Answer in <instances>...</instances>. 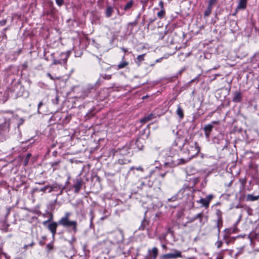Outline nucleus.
I'll list each match as a JSON object with an SVG mask.
<instances>
[{
    "label": "nucleus",
    "instance_id": "1a4fd4ad",
    "mask_svg": "<svg viewBox=\"0 0 259 259\" xmlns=\"http://www.w3.org/2000/svg\"><path fill=\"white\" fill-rule=\"evenodd\" d=\"M204 214L203 212H200L192 217H187V223L191 224L196 220H198L200 225H203L204 222H203Z\"/></svg>",
    "mask_w": 259,
    "mask_h": 259
},
{
    "label": "nucleus",
    "instance_id": "de8ad7c7",
    "mask_svg": "<svg viewBox=\"0 0 259 259\" xmlns=\"http://www.w3.org/2000/svg\"><path fill=\"white\" fill-rule=\"evenodd\" d=\"M76 241V238L74 236V235H73L71 237V240L69 241V243L72 245Z\"/></svg>",
    "mask_w": 259,
    "mask_h": 259
},
{
    "label": "nucleus",
    "instance_id": "39448f33",
    "mask_svg": "<svg viewBox=\"0 0 259 259\" xmlns=\"http://www.w3.org/2000/svg\"><path fill=\"white\" fill-rule=\"evenodd\" d=\"M173 252L163 254L160 256V259H177L182 258V252L176 249L172 250Z\"/></svg>",
    "mask_w": 259,
    "mask_h": 259
},
{
    "label": "nucleus",
    "instance_id": "72a5a7b5",
    "mask_svg": "<svg viewBox=\"0 0 259 259\" xmlns=\"http://www.w3.org/2000/svg\"><path fill=\"white\" fill-rule=\"evenodd\" d=\"M166 14L165 10H160L159 12L157 13V16L160 19H163Z\"/></svg>",
    "mask_w": 259,
    "mask_h": 259
},
{
    "label": "nucleus",
    "instance_id": "a18cd8bd",
    "mask_svg": "<svg viewBox=\"0 0 259 259\" xmlns=\"http://www.w3.org/2000/svg\"><path fill=\"white\" fill-rule=\"evenodd\" d=\"M229 238V234H225L223 236V239L225 240L226 242L228 244L229 243V241L228 240Z\"/></svg>",
    "mask_w": 259,
    "mask_h": 259
},
{
    "label": "nucleus",
    "instance_id": "2eb2a0df",
    "mask_svg": "<svg viewBox=\"0 0 259 259\" xmlns=\"http://www.w3.org/2000/svg\"><path fill=\"white\" fill-rule=\"evenodd\" d=\"M83 182L81 178L77 179L75 180V183L73 185L74 188V192L75 193H78L81 190Z\"/></svg>",
    "mask_w": 259,
    "mask_h": 259
},
{
    "label": "nucleus",
    "instance_id": "bb28decb",
    "mask_svg": "<svg viewBox=\"0 0 259 259\" xmlns=\"http://www.w3.org/2000/svg\"><path fill=\"white\" fill-rule=\"evenodd\" d=\"M60 160H58L50 163V164L53 167V171H55V170L59 169V167H57V166L60 164Z\"/></svg>",
    "mask_w": 259,
    "mask_h": 259
},
{
    "label": "nucleus",
    "instance_id": "cd10ccee",
    "mask_svg": "<svg viewBox=\"0 0 259 259\" xmlns=\"http://www.w3.org/2000/svg\"><path fill=\"white\" fill-rule=\"evenodd\" d=\"M50 190V185H46L45 187H44L43 188H41L40 189H37V188H36L35 189V191H39V192H43L44 193H46L47 192H48V191Z\"/></svg>",
    "mask_w": 259,
    "mask_h": 259
},
{
    "label": "nucleus",
    "instance_id": "4be33fe9",
    "mask_svg": "<svg viewBox=\"0 0 259 259\" xmlns=\"http://www.w3.org/2000/svg\"><path fill=\"white\" fill-rule=\"evenodd\" d=\"M247 6V0H239V4L237 7V9L244 10Z\"/></svg>",
    "mask_w": 259,
    "mask_h": 259
},
{
    "label": "nucleus",
    "instance_id": "79ce46f5",
    "mask_svg": "<svg viewBox=\"0 0 259 259\" xmlns=\"http://www.w3.org/2000/svg\"><path fill=\"white\" fill-rule=\"evenodd\" d=\"M156 20V18L155 17H154L153 18H150L149 20V23L148 24L147 26V30H149V26L151 24H152L153 22H154V21H155Z\"/></svg>",
    "mask_w": 259,
    "mask_h": 259
},
{
    "label": "nucleus",
    "instance_id": "bf43d9fd",
    "mask_svg": "<svg viewBox=\"0 0 259 259\" xmlns=\"http://www.w3.org/2000/svg\"><path fill=\"white\" fill-rule=\"evenodd\" d=\"M35 183L36 184L42 185H44L46 183V181H41V182H36Z\"/></svg>",
    "mask_w": 259,
    "mask_h": 259
},
{
    "label": "nucleus",
    "instance_id": "5fc2aeb1",
    "mask_svg": "<svg viewBox=\"0 0 259 259\" xmlns=\"http://www.w3.org/2000/svg\"><path fill=\"white\" fill-rule=\"evenodd\" d=\"M94 218V215H92V217L91 218V219H90V228H92L94 227V225H93V219Z\"/></svg>",
    "mask_w": 259,
    "mask_h": 259
},
{
    "label": "nucleus",
    "instance_id": "dca6fc26",
    "mask_svg": "<svg viewBox=\"0 0 259 259\" xmlns=\"http://www.w3.org/2000/svg\"><path fill=\"white\" fill-rule=\"evenodd\" d=\"M134 5V0H130L128 2H127L123 7V9L124 10V12L122 13V14H120V15H123L125 12L132 11Z\"/></svg>",
    "mask_w": 259,
    "mask_h": 259
},
{
    "label": "nucleus",
    "instance_id": "49530a36",
    "mask_svg": "<svg viewBox=\"0 0 259 259\" xmlns=\"http://www.w3.org/2000/svg\"><path fill=\"white\" fill-rule=\"evenodd\" d=\"M47 75L52 80H55V79H59L60 77H56L55 78L54 76H53L50 73H48L47 74Z\"/></svg>",
    "mask_w": 259,
    "mask_h": 259
},
{
    "label": "nucleus",
    "instance_id": "09e8293b",
    "mask_svg": "<svg viewBox=\"0 0 259 259\" xmlns=\"http://www.w3.org/2000/svg\"><path fill=\"white\" fill-rule=\"evenodd\" d=\"M215 244L218 248H221L222 246L223 242L221 240H218L216 242Z\"/></svg>",
    "mask_w": 259,
    "mask_h": 259
},
{
    "label": "nucleus",
    "instance_id": "603ef678",
    "mask_svg": "<svg viewBox=\"0 0 259 259\" xmlns=\"http://www.w3.org/2000/svg\"><path fill=\"white\" fill-rule=\"evenodd\" d=\"M158 5L160 7L161 10H165V8L164 7V3L163 1H160Z\"/></svg>",
    "mask_w": 259,
    "mask_h": 259
},
{
    "label": "nucleus",
    "instance_id": "7ed1b4c3",
    "mask_svg": "<svg viewBox=\"0 0 259 259\" xmlns=\"http://www.w3.org/2000/svg\"><path fill=\"white\" fill-rule=\"evenodd\" d=\"M71 54V52L68 51L66 52L53 53V64L54 65H66L68 58Z\"/></svg>",
    "mask_w": 259,
    "mask_h": 259
},
{
    "label": "nucleus",
    "instance_id": "774afa93",
    "mask_svg": "<svg viewBox=\"0 0 259 259\" xmlns=\"http://www.w3.org/2000/svg\"><path fill=\"white\" fill-rule=\"evenodd\" d=\"M10 208L7 209V214H6L7 216L10 214Z\"/></svg>",
    "mask_w": 259,
    "mask_h": 259
},
{
    "label": "nucleus",
    "instance_id": "6e6552de",
    "mask_svg": "<svg viewBox=\"0 0 259 259\" xmlns=\"http://www.w3.org/2000/svg\"><path fill=\"white\" fill-rule=\"evenodd\" d=\"M159 253L158 248L156 247H153L148 250V254L145 257L144 259H157Z\"/></svg>",
    "mask_w": 259,
    "mask_h": 259
},
{
    "label": "nucleus",
    "instance_id": "9b49d317",
    "mask_svg": "<svg viewBox=\"0 0 259 259\" xmlns=\"http://www.w3.org/2000/svg\"><path fill=\"white\" fill-rule=\"evenodd\" d=\"M160 116V115L157 112L156 109H155L147 116H146L143 118L141 119L140 122L141 123H145L150 120L156 118L157 117H159Z\"/></svg>",
    "mask_w": 259,
    "mask_h": 259
},
{
    "label": "nucleus",
    "instance_id": "9d476101",
    "mask_svg": "<svg viewBox=\"0 0 259 259\" xmlns=\"http://www.w3.org/2000/svg\"><path fill=\"white\" fill-rule=\"evenodd\" d=\"M219 122V121H213L211 122V123L207 124L204 126L203 130L204 132V135L206 138H209L210 134L213 127V125L218 124Z\"/></svg>",
    "mask_w": 259,
    "mask_h": 259
},
{
    "label": "nucleus",
    "instance_id": "13d9d810",
    "mask_svg": "<svg viewBox=\"0 0 259 259\" xmlns=\"http://www.w3.org/2000/svg\"><path fill=\"white\" fill-rule=\"evenodd\" d=\"M34 244H35V243H34V241H32L30 244H29L27 245H25L24 246V247L25 248V247H27V246H30L31 247H32L34 245Z\"/></svg>",
    "mask_w": 259,
    "mask_h": 259
},
{
    "label": "nucleus",
    "instance_id": "4468645a",
    "mask_svg": "<svg viewBox=\"0 0 259 259\" xmlns=\"http://www.w3.org/2000/svg\"><path fill=\"white\" fill-rule=\"evenodd\" d=\"M58 225H59L58 222H53L50 223L48 226V229L51 232L53 237L56 234L57 228Z\"/></svg>",
    "mask_w": 259,
    "mask_h": 259
},
{
    "label": "nucleus",
    "instance_id": "e433bc0d",
    "mask_svg": "<svg viewBox=\"0 0 259 259\" xmlns=\"http://www.w3.org/2000/svg\"><path fill=\"white\" fill-rule=\"evenodd\" d=\"M239 181L241 184L240 190H242L244 188V187L246 183V180L245 178L239 179Z\"/></svg>",
    "mask_w": 259,
    "mask_h": 259
},
{
    "label": "nucleus",
    "instance_id": "864d4df0",
    "mask_svg": "<svg viewBox=\"0 0 259 259\" xmlns=\"http://www.w3.org/2000/svg\"><path fill=\"white\" fill-rule=\"evenodd\" d=\"M54 11L53 9L50 10V11H48L46 12L45 14L47 16L52 15L53 14Z\"/></svg>",
    "mask_w": 259,
    "mask_h": 259
},
{
    "label": "nucleus",
    "instance_id": "8fccbe9b",
    "mask_svg": "<svg viewBox=\"0 0 259 259\" xmlns=\"http://www.w3.org/2000/svg\"><path fill=\"white\" fill-rule=\"evenodd\" d=\"M57 5L59 6H61L64 4L63 0H55Z\"/></svg>",
    "mask_w": 259,
    "mask_h": 259
},
{
    "label": "nucleus",
    "instance_id": "338daca9",
    "mask_svg": "<svg viewBox=\"0 0 259 259\" xmlns=\"http://www.w3.org/2000/svg\"><path fill=\"white\" fill-rule=\"evenodd\" d=\"M166 172H164L163 174H160V176L162 177V178H164L166 175Z\"/></svg>",
    "mask_w": 259,
    "mask_h": 259
},
{
    "label": "nucleus",
    "instance_id": "423d86ee",
    "mask_svg": "<svg viewBox=\"0 0 259 259\" xmlns=\"http://www.w3.org/2000/svg\"><path fill=\"white\" fill-rule=\"evenodd\" d=\"M131 148L129 145L126 144L121 148L114 149L112 152L114 155H126L130 153Z\"/></svg>",
    "mask_w": 259,
    "mask_h": 259
},
{
    "label": "nucleus",
    "instance_id": "ea45409f",
    "mask_svg": "<svg viewBox=\"0 0 259 259\" xmlns=\"http://www.w3.org/2000/svg\"><path fill=\"white\" fill-rule=\"evenodd\" d=\"M137 24H138V21H137V20H135L133 22H129L127 25H128V26L131 25L132 26V27L131 29V31H132L133 29V27L137 26Z\"/></svg>",
    "mask_w": 259,
    "mask_h": 259
},
{
    "label": "nucleus",
    "instance_id": "f03ea898",
    "mask_svg": "<svg viewBox=\"0 0 259 259\" xmlns=\"http://www.w3.org/2000/svg\"><path fill=\"white\" fill-rule=\"evenodd\" d=\"M187 147L186 148L188 156L192 159L198 156L200 152L201 148L197 141H193V139L190 137L187 139Z\"/></svg>",
    "mask_w": 259,
    "mask_h": 259
},
{
    "label": "nucleus",
    "instance_id": "0e129e2a",
    "mask_svg": "<svg viewBox=\"0 0 259 259\" xmlns=\"http://www.w3.org/2000/svg\"><path fill=\"white\" fill-rule=\"evenodd\" d=\"M6 20H4V21H2L0 22V24L2 25H4L6 24Z\"/></svg>",
    "mask_w": 259,
    "mask_h": 259
},
{
    "label": "nucleus",
    "instance_id": "c9c22d12",
    "mask_svg": "<svg viewBox=\"0 0 259 259\" xmlns=\"http://www.w3.org/2000/svg\"><path fill=\"white\" fill-rule=\"evenodd\" d=\"M91 91L90 89H86L82 91V95L80 96V98L84 99L85 97H88L90 94Z\"/></svg>",
    "mask_w": 259,
    "mask_h": 259
},
{
    "label": "nucleus",
    "instance_id": "473e14b6",
    "mask_svg": "<svg viewBox=\"0 0 259 259\" xmlns=\"http://www.w3.org/2000/svg\"><path fill=\"white\" fill-rule=\"evenodd\" d=\"M258 199H259V195L253 196L251 194H248L246 197V200L247 201H255V200H258Z\"/></svg>",
    "mask_w": 259,
    "mask_h": 259
},
{
    "label": "nucleus",
    "instance_id": "4c0bfd02",
    "mask_svg": "<svg viewBox=\"0 0 259 259\" xmlns=\"http://www.w3.org/2000/svg\"><path fill=\"white\" fill-rule=\"evenodd\" d=\"M101 76L102 78H103L104 79L106 80H109L112 77V75L111 74H102L101 75Z\"/></svg>",
    "mask_w": 259,
    "mask_h": 259
},
{
    "label": "nucleus",
    "instance_id": "7c9ffc66",
    "mask_svg": "<svg viewBox=\"0 0 259 259\" xmlns=\"http://www.w3.org/2000/svg\"><path fill=\"white\" fill-rule=\"evenodd\" d=\"M46 251L48 253L50 252L52 250L54 249V241L48 243L46 247Z\"/></svg>",
    "mask_w": 259,
    "mask_h": 259
},
{
    "label": "nucleus",
    "instance_id": "6ab92c4d",
    "mask_svg": "<svg viewBox=\"0 0 259 259\" xmlns=\"http://www.w3.org/2000/svg\"><path fill=\"white\" fill-rule=\"evenodd\" d=\"M128 65L129 62L125 60V56H123L122 58L121 61L117 65V69L119 70L126 68Z\"/></svg>",
    "mask_w": 259,
    "mask_h": 259
},
{
    "label": "nucleus",
    "instance_id": "a211bd4d",
    "mask_svg": "<svg viewBox=\"0 0 259 259\" xmlns=\"http://www.w3.org/2000/svg\"><path fill=\"white\" fill-rule=\"evenodd\" d=\"M10 126V119H5V121L0 124V131L3 132L9 131Z\"/></svg>",
    "mask_w": 259,
    "mask_h": 259
},
{
    "label": "nucleus",
    "instance_id": "6e6d98bb",
    "mask_svg": "<svg viewBox=\"0 0 259 259\" xmlns=\"http://www.w3.org/2000/svg\"><path fill=\"white\" fill-rule=\"evenodd\" d=\"M42 105H43V103H42V101L38 103V106H37V108H38V109H37V110H38V113H40V112H39V109H40V108L42 106Z\"/></svg>",
    "mask_w": 259,
    "mask_h": 259
},
{
    "label": "nucleus",
    "instance_id": "052dcab7",
    "mask_svg": "<svg viewBox=\"0 0 259 259\" xmlns=\"http://www.w3.org/2000/svg\"><path fill=\"white\" fill-rule=\"evenodd\" d=\"M189 224H190V223H187V221L186 223L182 224V226L183 227H184L186 228V227H188V225H189Z\"/></svg>",
    "mask_w": 259,
    "mask_h": 259
},
{
    "label": "nucleus",
    "instance_id": "c03bdc74",
    "mask_svg": "<svg viewBox=\"0 0 259 259\" xmlns=\"http://www.w3.org/2000/svg\"><path fill=\"white\" fill-rule=\"evenodd\" d=\"M139 144H141V142H140V141L139 140H137L136 141V145L137 146L138 148L140 150L143 149V148L144 147V146L143 145H141V146H139Z\"/></svg>",
    "mask_w": 259,
    "mask_h": 259
},
{
    "label": "nucleus",
    "instance_id": "2f4dec72",
    "mask_svg": "<svg viewBox=\"0 0 259 259\" xmlns=\"http://www.w3.org/2000/svg\"><path fill=\"white\" fill-rule=\"evenodd\" d=\"M212 9V7L207 6L206 9L205 10L204 13V18L208 17L210 15V14L211 13Z\"/></svg>",
    "mask_w": 259,
    "mask_h": 259
},
{
    "label": "nucleus",
    "instance_id": "58836bf2",
    "mask_svg": "<svg viewBox=\"0 0 259 259\" xmlns=\"http://www.w3.org/2000/svg\"><path fill=\"white\" fill-rule=\"evenodd\" d=\"M215 214L217 217V219H223L222 212L220 209H217Z\"/></svg>",
    "mask_w": 259,
    "mask_h": 259
},
{
    "label": "nucleus",
    "instance_id": "69168bd1",
    "mask_svg": "<svg viewBox=\"0 0 259 259\" xmlns=\"http://www.w3.org/2000/svg\"><path fill=\"white\" fill-rule=\"evenodd\" d=\"M57 154V151H53L52 153V155L54 156H56Z\"/></svg>",
    "mask_w": 259,
    "mask_h": 259
},
{
    "label": "nucleus",
    "instance_id": "412c9836",
    "mask_svg": "<svg viewBox=\"0 0 259 259\" xmlns=\"http://www.w3.org/2000/svg\"><path fill=\"white\" fill-rule=\"evenodd\" d=\"M149 225V221L146 219L145 217L141 221V225L139 228V230L143 231L146 229V227Z\"/></svg>",
    "mask_w": 259,
    "mask_h": 259
},
{
    "label": "nucleus",
    "instance_id": "37998d69",
    "mask_svg": "<svg viewBox=\"0 0 259 259\" xmlns=\"http://www.w3.org/2000/svg\"><path fill=\"white\" fill-rule=\"evenodd\" d=\"M257 235H258V233L257 234L255 232L252 231L249 234V236L251 239H252L253 238H255Z\"/></svg>",
    "mask_w": 259,
    "mask_h": 259
},
{
    "label": "nucleus",
    "instance_id": "0eeeda50",
    "mask_svg": "<svg viewBox=\"0 0 259 259\" xmlns=\"http://www.w3.org/2000/svg\"><path fill=\"white\" fill-rule=\"evenodd\" d=\"M213 194H209L207 195L205 198H201L196 202L198 203L201 204V206L205 207L206 209L208 208L209 206V203L212 199L214 198Z\"/></svg>",
    "mask_w": 259,
    "mask_h": 259
},
{
    "label": "nucleus",
    "instance_id": "a878e982",
    "mask_svg": "<svg viewBox=\"0 0 259 259\" xmlns=\"http://www.w3.org/2000/svg\"><path fill=\"white\" fill-rule=\"evenodd\" d=\"M192 159L188 156L187 158H180L178 159V164H185L188 162L190 161Z\"/></svg>",
    "mask_w": 259,
    "mask_h": 259
},
{
    "label": "nucleus",
    "instance_id": "f8f14e48",
    "mask_svg": "<svg viewBox=\"0 0 259 259\" xmlns=\"http://www.w3.org/2000/svg\"><path fill=\"white\" fill-rule=\"evenodd\" d=\"M151 176L145 178L141 182L140 187L144 189L145 187L151 188L153 185V181L151 179Z\"/></svg>",
    "mask_w": 259,
    "mask_h": 259
},
{
    "label": "nucleus",
    "instance_id": "a19ab883",
    "mask_svg": "<svg viewBox=\"0 0 259 259\" xmlns=\"http://www.w3.org/2000/svg\"><path fill=\"white\" fill-rule=\"evenodd\" d=\"M217 0H208V6L213 8L214 6L217 3Z\"/></svg>",
    "mask_w": 259,
    "mask_h": 259
},
{
    "label": "nucleus",
    "instance_id": "ddd939ff",
    "mask_svg": "<svg viewBox=\"0 0 259 259\" xmlns=\"http://www.w3.org/2000/svg\"><path fill=\"white\" fill-rule=\"evenodd\" d=\"M187 139H185L183 142L181 138L177 137L174 141L172 145L175 147H178L179 149L181 150L185 145H187Z\"/></svg>",
    "mask_w": 259,
    "mask_h": 259
},
{
    "label": "nucleus",
    "instance_id": "393cba45",
    "mask_svg": "<svg viewBox=\"0 0 259 259\" xmlns=\"http://www.w3.org/2000/svg\"><path fill=\"white\" fill-rule=\"evenodd\" d=\"M31 156H32L31 154L29 153H27L26 156H25L23 157V158L22 159V160L23 161L24 166L27 165L28 162L29 161V159H30V157H31Z\"/></svg>",
    "mask_w": 259,
    "mask_h": 259
},
{
    "label": "nucleus",
    "instance_id": "b1692460",
    "mask_svg": "<svg viewBox=\"0 0 259 259\" xmlns=\"http://www.w3.org/2000/svg\"><path fill=\"white\" fill-rule=\"evenodd\" d=\"M176 113L177 115L179 117L180 119H183L184 117V112L181 106L179 105L177 107V109L176 111Z\"/></svg>",
    "mask_w": 259,
    "mask_h": 259
},
{
    "label": "nucleus",
    "instance_id": "aec40b11",
    "mask_svg": "<svg viewBox=\"0 0 259 259\" xmlns=\"http://www.w3.org/2000/svg\"><path fill=\"white\" fill-rule=\"evenodd\" d=\"M61 185L57 183H55L51 185H50V190L48 191V193H51L52 192H57L60 189Z\"/></svg>",
    "mask_w": 259,
    "mask_h": 259
},
{
    "label": "nucleus",
    "instance_id": "f3484780",
    "mask_svg": "<svg viewBox=\"0 0 259 259\" xmlns=\"http://www.w3.org/2000/svg\"><path fill=\"white\" fill-rule=\"evenodd\" d=\"M242 95L240 91H235L234 93V96L232 101L235 103H240L242 101Z\"/></svg>",
    "mask_w": 259,
    "mask_h": 259
},
{
    "label": "nucleus",
    "instance_id": "3c124183",
    "mask_svg": "<svg viewBox=\"0 0 259 259\" xmlns=\"http://www.w3.org/2000/svg\"><path fill=\"white\" fill-rule=\"evenodd\" d=\"M65 186H62V185H61V186H60V189H59V190H60L59 193V195H61L63 194V191L65 190Z\"/></svg>",
    "mask_w": 259,
    "mask_h": 259
},
{
    "label": "nucleus",
    "instance_id": "4d7b16f0",
    "mask_svg": "<svg viewBox=\"0 0 259 259\" xmlns=\"http://www.w3.org/2000/svg\"><path fill=\"white\" fill-rule=\"evenodd\" d=\"M46 243V241H45V240H40L39 241V244L42 246H44Z\"/></svg>",
    "mask_w": 259,
    "mask_h": 259
},
{
    "label": "nucleus",
    "instance_id": "680f3d73",
    "mask_svg": "<svg viewBox=\"0 0 259 259\" xmlns=\"http://www.w3.org/2000/svg\"><path fill=\"white\" fill-rule=\"evenodd\" d=\"M161 247H162L163 249H165V250H166V249H167V247L166 245V244H162L161 245Z\"/></svg>",
    "mask_w": 259,
    "mask_h": 259
},
{
    "label": "nucleus",
    "instance_id": "f257e3e1",
    "mask_svg": "<svg viewBox=\"0 0 259 259\" xmlns=\"http://www.w3.org/2000/svg\"><path fill=\"white\" fill-rule=\"evenodd\" d=\"M71 215L70 212H66L64 216L58 221V224L64 228H68V233L75 234L77 232V223L76 221L69 219Z\"/></svg>",
    "mask_w": 259,
    "mask_h": 259
},
{
    "label": "nucleus",
    "instance_id": "20e7f679",
    "mask_svg": "<svg viewBox=\"0 0 259 259\" xmlns=\"http://www.w3.org/2000/svg\"><path fill=\"white\" fill-rule=\"evenodd\" d=\"M9 92L17 98L24 95L25 92L24 87L19 81H13L9 88Z\"/></svg>",
    "mask_w": 259,
    "mask_h": 259
},
{
    "label": "nucleus",
    "instance_id": "c756f323",
    "mask_svg": "<svg viewBox=\"0 0 259 259\" xmlns=\"http://www.w3.org/2000/svg\"><path fill=\"white\" fill-rule=\"evenodd\" d=\"M223 219H217V227L218 228V234L220 232L221 228L223 226Z\"/></svg>",
    "mask_w": 259,
    "mask_h": 259
},
{
    "label": "nucleus",
    "instance_id": "e2e57ef3",
    "mask_svg": "<svg viewBox=\"0 0 259 259\" xmlns=\"http://www.w3.org/2000/svg\"><path fill=\"white\" fill-rule=\"evenodd\" d=\"M70 177H69L67 179V180L66 181V182H65V187L68 185L69 184V180H70Z\"/></svg>",
    "mask_w": 259,
    "mask_h": 259
},
{
    "label": "nucleus",
    "instance_id": "f704fd0d",
    "mask_svg": "<svg viewBox=\"0 0 259 259\" xmlns=\"http://www.w3.org/2000/svg\"><path fill=\"white\" fill-rule=\"evenodd\" d=\"M130 162V160H128V159H126L125 158H120L117 161V163L119 164H120V165H123V164H127L129 162Z\"/></svg>",
    "mask_w": 259,
    "mask_h": 259
},
{
    "label": "nucleus",
    "instance_id": "5701e85b",
    "mask_svg": "<svg viewBox=\"0 0 259 259\" xmlns=\"http://www.w3.org/2000/svg\"><path fill=\"white\" fill-rule=\"evenodd\" d=\"M114 12L113 9L111 6H107L105 9V16L107 18L110 17Z\"/></svg>",
    "mask_w": 259,
    "mask_h": 259
},
{
    "label": "nucleus",
    "instance_id": "c85d7f7f",
    "mask_svg": "<svg viewBox=\"0 0 259 259\" xmlns=\"http://www.w3.org/2000/svg\"><path fill=\"white\" fill-rule=\"evenodd\" d=\"M145 55H146V54H143L142 55H138L137 56V61H136V62L138 65H140V63L145 60Z\"/></svg>",
    "mask_w": 259,
    "mask_h": 259
}]
</instances>
